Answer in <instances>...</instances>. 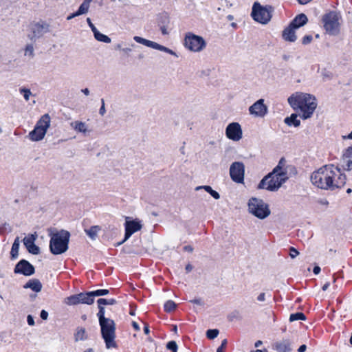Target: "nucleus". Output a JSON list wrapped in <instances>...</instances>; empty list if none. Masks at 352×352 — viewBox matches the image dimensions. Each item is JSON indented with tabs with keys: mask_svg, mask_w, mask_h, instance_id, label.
<instances>
[{
	"mask_svg": "<svg viewBox=\"0 0 352 352\" xmlns=\"http://www.w3.org/2000/svg\"><path fill=\"white\" fill-rule=\"evenodd\" d=\"M102 338L107 349H118L116 341V323L114 320L109 318L99 322Z\"/></svg>",
	"mask_w": 352,
	"mask_h": 352,
	"instance_id": "7ed1b4c3",
	"label": "nucleus"
},
{
	"mask_svg": "<svg viewBox=\"0 0 352 352\" xmlns=\"http://www.w3.org/2000/svg\"><path fill=\"white\" fill-rule=\"evenodd\" d=\"M192 268H193V267H192V265H190V264H188V265L186 266L185 270H186V272H187V273H188V272H191V271H192Z\"/></svg>",
	"mask_w": 352,
	"mask_h": 352,
	"instance_id": "774afa93",
	"label": "nucleus"
},
{
	"mask_svg": "<svg viewBox=\"0 0 352 352\" xmlns=\"http://www.w3.org/2000/svg\"><path fill=\"white\" fill-rule=\"evenodd\" d=\"M248 207L249 213L259 219H265L271 213L269 205L259 198L251 197L248 201Z\"/></svg>",
	"mask_w": 352,
	"mask_h": 352,
	"instance_id": "39448f33",
	"label": "nucleus"
},
{
	"mask_svg": "<svg viewBox=\"0 0 352 352\" xmlns=\"http://www.w3.org/2000/svg\"><path fill=\"white\" fill-rule=\"evenodd\" d=\"M219 330L217 329H208L206 331V337L210 340H213L219 335Z\"/></svg>",
	"mask_w": 352,
	"mask_h": 352,
	"instance_id": "79ce46f5",
	"label": "nucleus"
},
{
	"mask_svg": "<svg viewBox=\"0 0 352 352\" xmlns=\"http://www.w3.org/2000/svg\"><path fill=\"white\" fill-rule=\"evenodd\" d=\"M125 226V234L124 239L118 242L116 244V246L120 245L124 243L126 240H128L131 236L135 232L140 230L142 229V224L140 221L138 219L129 220V217L126 218V221L124 223Z\"/></svg>",
	"mask_w": 352,
	"mask_h": 352,
	"instance_id": "9d476101",
	"label": "nucleus"
},
{
	"mask_svg": "<svg viewBox=\"0 0 352 352\" xmlns=\"http://www.w3.org/2000/svg\"><path fill=\"white\" fill-rule=\"evenodd\" d=\"M87 23L91 28V31L93 32V34L96 33V31L98 30L96 28V26L92 23L91 19L89 18L87 19Z\"/></svg>",
	"mask_w": 352,
	"mask_h": 352,
	"instance_id": "5fc2aeb1",
	"label": "nucleus"
},
{
	"mask_svg": "<svg viewBox=\"0 0 352 352\" xmlns=\"http://www.w3.org/2000/svg\"><path fill=\"white\" fill-rule=\"evenodd\" d=\"M133 39L137 43H138L140 44H142V45H145L146 47L153 48V49L155 43V42H154V41L146 39V38H142V37L139 36H135L133 37Z\"/></svg>",
	"mask_w": 352,
	"mask_h": 352,
	"instance_id": "7c9ffc66",
	"label": "nucleus"
},
{
	"mask_svg": "<svg viewBox=\"0 0 352 352\" xmlns=\"http://www.w3.org/2000/svg\"><path fill=\"white\" fill-rule=\"evenodd\" d=\"M287 102L290 107L294 110H300L301 113H292L284 119V122L289 126L298 127L300 126L299 116L302 120H307L312 117L317 108L316 97L310 94L303 92H295L288 98Z\"/></svg>",
	"mask_w": 352,
	"mask_h": 352,
	"instance_id": "f257e3e1",
	"label": "nucleus"
},
{
	"mask_svg": "<svg viewBox=\"0 0 352 352\" xmlns=\"http://www.w3.org/2000/svg\"><path fill=\"white\" fill-rule=\"evenodd\" d=\"M285 157H281L278 163V164L273 168L271 172L267 173L265 176H275L282 175V173H284L285 166Z\"/></svg>",
	"mask_w": 352,
	"mask_h": 352,
	"instance_id": "b1692460",
	"label": "nucleus"
},
{
	"mask_svg": "<svg viewBox=\"0 0 352 352\" xmlns=\"http://www.w3.org/2000/svg\"><path fill=\"white\" fill-rule=\"evenodd\" d=\"M320 267L318 265L315 266L313 269V272L315 274H318L320 272Z\"/></svg>",
	"mask_w": 352,
	"mask_h": 352,
	"instance_id": "e2e57ef3",
	"label": "nucleus"
},
{
	"mask_svg": "<svg viewBox=\"0 0 352 352\" xmlns=\"http://www.w3.org/2000/svg\"><path fill=\"white\" fill-rule=\"evenodd\" d=\"M184 44L187 49L195 52H201L206 46V43L204 38L192 32H188L186 34Z\"/></svg>",
	"mask_w": 352,
	"mask_h": 352,
	"instance_id": "0eeeda50",
	"label": "nucleus"
},
{
	"mask_svg": "<svg viewBox=\"0 0 352 352\" xmlns=\"http://www.w3.org/2000/svg\"><path fill=\"white\" fill-rule=\"evenodd\" d=\"M190 302L198 305H204V302L201 298H195L190 300Z\"/></svg>",
	"mask_w": 352,
	"mask_h": 352,
	"instance_id": "13d9d810",
	"label": "nucleus"
},
{
	"mask_svg": "<svg viewBox=\"0 0 352 352\" xmlns=\"http://www.w3.org/2000/svg\"><path fill=\"white\" fill-rule=\"evenodd\" d=\"M177 307V305L175 304V302L171 300H167L165 303H164V310L166 311V312H171L173 311V310L175 309Z\"/></svg>",
	"mask_w": 352,
	"mask_h": 352,
	"instance_id": "58836bf2",
	"label": "nucleus"
},
{
	"mask_svg": "<svg viewBox=\"0 0 352 352\" xmlns=\"http://www.w3.org/2000/svg\"><path fill=\"white\" fill-rule=\"evenodd\" d=\"M308 23V18L304 13L297 14L290 22L289 25L298 30Z\"/></svg>",
	"mask_w": 352,
	"mask_h": 352,
	"instance_id": "412c9836",
	"label": "nucleus"
},
{
	"mask_svg": "<svg viewBox=\"0 0 352 352\" xmlns=\"http://www.w3.org/2000/svg\"><path fill=\"white\" fill-rule=\"evenodd\" d=\"M84 14H85V13L82 11V8H80L78 7V10L76 12L69 14L67 16V21L72 20V19H74V18H75L76 16H78L80 15Z\"/></svg>",
	"mask_w": 352,
	"mask_h": 352,
	"instance_id": "c03bdc74",
	"label": "nucleus"
},
{
	"mask_svg": "<svg viewBox=\"0 0 352 352\" xmlns=\"http://www.w3.org/2000/svg\"><path fill=\"white\" fill-rule=\"evenodd\" d=\"M289 177H263L258 185V189L276 191Z\"/></svg>",
	"mask_w": 352,
	"mask_h": 352,
	"instance_id": "6e6552de",
	"label": "nucleus"
},
{
	"mask_svg": "<svg viewBox=\"0 0 352 352\" xmlns=\"http://www.w3.org/2000/svg\"><path fill=\"white\" fill-rule=\"evenodd\" d=\"M305 320L306 316L302 312H296L294 314H292L289 316V321L294 322L296 320Z\"/></svg>",
	"mask_w": 352,
	"mask_h": 352,
	"instance_id": "e433bc0d",
	"label": "nucleus"
},
{
	"mask_svg": "<svg viewBox=\"0 0 352 352\" xmlns=\"http://www.w3.org/2000/svg\"><path fill=\"white\" fill-rule=\"evenodd\" d=\"M50 250L54 255L62 254L67 251L70 233L67 230H61L56 233L50 234Z\"/></svg>",
	"mask_w": 352,
	"mask_h": 352,
	"instance_id": "f03ea898",
	"label": "nucleus"
},
{
	"mask_svg": "<svg viewBox=\"0 0 352 352\" xmlns=\"http://www.w3.org/2000/svg\"><path fill=\"white\" fill-rule=\"evenodd\" d=\"M50 24L45 21H39L32 24L31 32L32 34L28 35V38L33 42H35L36 39L42 37L45 34L49 32Z\"/></svg>",
	"mask_w": 352,
	"mask_h": 352,
	"instance_id": "1a4fd4ad",
	"label": "nucleus"
},
{
	"mask_svg": "<svg viewBox=\"0 0 352 352\" xmlns=\"http://www.w3.org/2000/svg\"><path fill=\"white\" fill-rule=\"evenodd\" d=\"M226 135L232 141L240 140L243 136V131L240 124L236 122L228 124L226 128Z\"/></svg>",
	"mask_w": 352,
	"mask_h": 352,
	"instance_id": "f8f14e48",
	"label": "nucleus"
},
{
	"mask_svg": "<svg viewBox=\"0 0 352 352\" xmlns=\"http://www.w3.org/2000/svg\"><path fill=\"white\" fill-rule=\"evenodd\" d=\"M296 30L291 25H288L282 32V38L287 42L294 43L297 39Z\"/></svg>",
	"mask_w": 352,
	"mask_h": 352,
	"instance_id": "aec40b11",
	"label": "nucleus"
},
{
	"mask_svg": "<svg viewBox=\"0 0 352 352\" xmlns=\"http://www.w3.org/2000/svg\"><path fill=\"white\" fill-rule=\"evenodd\" d=\"M40 317L42 320H47L48 318V313L45 310L43 309L40 313Z\"/></svg>",
	"mask_w": 352,
	"mask_h": 352,
	"instance_id": "4d7b16f0",
	"label": "nucleus"
},
{
	"mask_svg": "<svg viewBox=\"0 0 352 352\" xmlns=\"http://www.w3.org/2000/svg\"><path fill=\"white\" fill-rule=\"evenodd\" d=\"M109 293V289H97L95 291L89 292V294H91V298L94 299V297L96 296H106Z\"/></svg>",
	"mask_w": 352,
	"mask_h": 352,
	"instance_id": "c9c22d12",
	"label": "nucleus"
},
{
	"mask_svg": "<svg viewBox=\"0 0 352 352\" xmlns=\"http://www.w3.org/2000/svg\"><path fill=\"white\" fill-rule=\"evenodd\" d=\"M333 177H310L311 182L314 185L324 190H334L339 188V185L334 184Z\"/></svg>",
	"mask_w": 352,
	"mask_h": 352,
	"instance_id": "ddd939ff",
	"label": "nucleus"
},
{
	"mask_svg": "<svg viewBox=\"0 0 352 352\" xmlns=\"http://www.w3.org/2000/svg\"><path fill=\"white\" fill-rule=\"evenodd\" d=\"M227 340L224 339L221 341V345L217 348V352H223L224 349L226 347L227 345Z\"/></svg>",
	"mask_w": 352,
	"mask_h": 352,
	"instance_id": "864d4df0",
	"label": "nucleus"
},
{
	"mask_svg": "<svg viewBox=\"0 0 352 352\" xmlns=\"http://www.w3.org/2000/svg\"><path fill=\"white\" fill-rule=\"evenodd\" d=\"M74 336L76 341L86 340L87 336L86 334L85 329L82 327H78Z\"/></svg>",
	"mask_w": 352,
	"mask_h": 352,
	"instance_id": "72a5a7b5",
	"label": "nucleus"
},
{
	"mask_svg": "<svg viewBox=\"0 0 352 352\" xmlns=\"http://www.w3.org/2000/svg\"><path fill=\"white\" fill-rule=\"evenodd\" d=\"M71 125L74 129V130L78 133H82L85 135L87 132H88L85 122L81 121H75L72 122Z\"/></svg>",
	"mask_w": 352,
	"mask_h": 352,
	"instance_id": "bb28decb",
	"label": "nucleus"
},
{
	"mask_svg": "<svg viewBox=\"0 0 352 352\" xmlns=\"http://www.w3.org/2000/svg\"><path fill=\"white\" fill-rule=\"evenodd\" d=\"M153 49L166 52L173 56H177V54L173 50L162 45H160L156 42L155 43Z\"/></svg>",
	"mask_w": 352,
	"mask_h": 352,
	"instance_id": "f704fd0d",
	"label": "nucleus"
},
{
	"mask_svg": "<svg viewBox=\"0 0 352 352\" xmlns=\"http://www.w3.org/2000/svg\"><path fill=\"white\" fill-rule=\"evenodd\" d=\"M19 245H20L19 238L16 237L14 239V241L12 245V249L10 251L11 259L14 260L18 257Z\"/></svg>",
	"mask_w": 352,
	"mask_h": 352,
	"instance_id": "cd10ccee",
	"label": "nucleus"
},
{
	"mask_svg": "<svg viewBox=\"0 0 352 352\" xmlns=\"http://www.w3.org/2000/svg\"><path fill=\"white\" fill-rule=\"evenodd\" d=\"M307 349V346L305 344H302L298 349V352H305Z\"/></svg>",
	"mask_w": 352,
	"mask_h": 352,
	"instance_id": "69168bd1",
	"label": "nucleus"
},
{
	"mask_svg": "<svg viewBox=\"0 0 352 352\" xmlns=\"http://www.w3.org/2000/svg\"><path fill=\"white\" fill-rule=\"evenodd\" d=\"M317 201L318 204H320L321 205L327 206L329 204L328 201L325 199H320Z\"/></svg>",
	"mask_w": 352,
	"mask_h": 352,
	"instance_id": "680f3d73",
	"label": "nucleus"
},
{
	"mask_svg": "<svg viewBox=\"0 0 352 352\" xmlns=\"http://www.w3.org/2000/svg\"><path fill=\"white\" fill-rule=\"evenodd\" d=\"M336 171L339 173V176H345V175L342 173L341 168L338 166H335L333 164L323 166L314 171L311 176H317V174L322 175L323 176H335L336 175Z\"/></svg>",
	"mask_w": 352,
	"mask_h": 352,
	"instance_id": "2eb2a0df",
	"label": "nucleus"
},
{
	"mask_svg": "<svg viewBox=\"0 0 352 352\" xmlns=\"http://www.w3.org/2000/svg\"><path fill=\"white\" fill-rule=\"evenodd\" d=\"M27 322L30 326H34L35 324L34 318L32 315H28L27 316Z\"/></svg>",
	"mask_w": 352,
	"mask_h": 352,
	"instance_id": "6e6d98bb",
	"label": "nucleus"
},
{
	"mask_svg": "<svg viewBox=\"0 0 352 352\" xmlns=\"http://www.w3.org/2000/svg\"><path fill=\"white\" fill-rule=\"evenodd\" d=\"M92 0H84L83 2L80 5L79 8H82V11L86 14L89 8V3Z\"/></svg>",
	"mask_w": 352,
	"mask_h": 352,
	"instance_id": "49530a36",
	"label": "nucleus"
},
{
	"mask_svg": "<svg viewBox=\"0 0 352 352\" xmlns=\"http://www.w3.org/2000/svg\"><path fill=\"white\" fill-rule=\"evenodd\" d=\"M299 252L295 248H289V256L292 258H296Z\"/></svg>",
	"mask_w": 352,
	"mask_h": 352,
	"instance_id": "3c124183",
	"label": "nucleus"
},
{
	"mask_svg": "<svg viewBox=\"0 0 352 352\" xmlns=\"http://www.w3.org/2000/svg\"><path fill=\"white\" fill-rule=\"evenodd\" d=\"M257 300L260 302H263V301H265V293H261L258 297H257Z\"/></svg>",
	"mask_w": 352,
	"mask_h": 352,
	"instance_id": "052dcab7",
	"label": "nucleus"
},
{
	"mask_svg": "<svg viewBox=\"0 0 352 352\" xmlns=\"http://www.w3.org/2000/svg\"><path fill=\"white\" fill-rule=\"evenodd\" d=\"M25 55L34 56V47L32 45H28L25 47Z\"/></svg>",
	"mask_w": 352,
	"mask_h": 352,
	"instance_id": "8fccbe9b",
	"label": "nucleus"
},
{
	"mask_svg": "<svg viewBox=\"0 0 352 352\" xmlns=\"http://www.w3.org/2000/svg\"><path fill=\"white\" fill-rule=\"evenodd\" d=\"M338 14L335 11H329L322 18L323 27L326 32L331 36H337L340 33V23Z\"/></svg>",
	"mask_w": 352,
	"mask_h": 352,
	"instance_id": "423d86ee",
	"label": "nucleus"
},
{
	"mask_svg": "<svg viewBox=\"0 0 352 352\" xmlns=\"http://www.w3.org/2000/svg\"><path fill=\"white\" fill-rule=\"evenodd\" d=\"M19 92L23 96L24 99L28 101L30 99V96L32 95V92L30 89L26 87H21Z\"/></svg>",
	"mask_w": 352,
	"mask_h": 352,
	"instance_id": "37998d69",
	"label": "nucleus"
},
{
	"mask_svg": "<svg viewBox=\"0 0 352 352\" xmlns=\"http://www.w3.org/2000/svg\"><path fill=\"white\" fill-rule=\"evenodd\" d=\"M36 239V235L35 234H30L28 236H25L23 241V244L27 248L28 251L34 255H37L40 253V248L35 244V241Z\"/></svg>",
	"mask_w": 352,
	"mask_h": 352,
	"instance_id": "f3484780",
	"label": "nucleus"
},
{
	"mask_svg": "<svg viewBox=\"0 0 352 352\" xmlns=\"http://www.w3.org/2000/svg\"><path fill=\"white\" fill-rule=\"evenodd\" d=\"M98 305V309H99V311L97 314V316L98 318V321L101 322V321L109 319V318H106L104 316V314H105L104 307L101 305Z\"/></svg>",
	"mask_w": 352,
	"mask_h": 352,
	"instance_id": "a19ab883",
	"label": "nucleus"
},
{
	"mask_svg": "<svg viewBox=\"0 0 352 352\" xmlns=\"http://www.w3.org/2000/svg\"><path fill=\"white\" fill-rule=\"evenodd\" d=\"M157 23L160 27L161 32L163 35L168 34L167 28L170 23V17L167 12H164L157 15Z\"/></svg>",
	"mask_w": 352,
	"mask_h": 352,
	"instance_id": "a211bd4d",
	"label": "nucleus"
},
{
	"mask_svg": "<svg viewBox=\"0 0 352 352\" xmlns=\"http://www.w3.org/2000/svg\"><path fill=\"white\" fill-rule=\"evenodd\" d=\"M232 179L238 184H243L244 181V177H231Z\"/></svg>",
	"mask_w": 352,
	"mask_h": 352,
	"instance_id": "bf43d9fd",
	"label": "nucleus"
},
{
	"mask_svg": "<svg viewBox=\"0 0 352 352\" xmlns=\"http://www.w3.org/2000/svg\"><path fill=\"white\" fill-rule=\"evenodd\" d=\"M46 133H47V131H45L44 130L39 129L38 126H34L33 130H32L29 133L28 137L33 142H38V141L42 140L44 138Z\"/></svg>",
	"mask_w": 352,
	"mask_h": 352,
	"instance_id": "5701e85b",
	"label": "nucleus"
},
{
	"mask_svg": "<svg viewBox=\"0 0 352 352\" xmlns=\"http://www.w3.org/2000/svg\"><path fill=\"white\" fill-rule=\"evenodd\" d=\"M298 174L297 168L295 166L289 164L285 167L284 173L278 176H296Z\"/></svg>",
	"mask_w": 352,
	"mask_h": 352,
	"instance_id": "c756f323",
	"label": "nucleus"
},
{
	"mask_svg": "<svg viewBox=\"0 0 352 352\" xmlns=\"http://www.w3.org/2000/svg\"><path fill=\"white\" fill-rule=\"evenodd\" d=\"M274 11L271 5L262 6L258 1H255L252 7L251 16L254 21L263 25L267 24Z\"/></svg>",
	"mask_w": 352,
	"mask_h": 352,
	"instance_id": "20e7f679",
	"label": "nucleus"
},
{
	"mask_svg": "<svg viewBox=\"0 0 352 352\" xmlns=\"http://www.w3.org/2000/svg\"><path fill=\"white\" fill-rule=\"evenodd\" d=\"M132 326H133V327L134 328L135 330L140 331V326H139V324L136 322L133 321L132 322Z\"/></svg>",
	"mask_w": 352,
	"mask_h": 352,
	"instance_id": "0e129e2a",
	"label": "nucleus"
},
{
	"mask_svg": "<svg viewBox=\"0 0 352 352\" xmlns=\"http://www.w3.org/2000/svg\"><path fill=\"white\" fill-rule=\"evenodd\" d=\"M264 99L260 98L249 107V113L255 117H264L268 112L267 106L264 103Z\"/></svg>",
	"mask_w": 352,
	"mask_h": 352,
	"instance_id": "4468645a",
	"label": "nucleus"
},
{
	"mask_svg": "<svg viewBox=\"0 0 352 352\" xmlns=\"http://www.w3.org/2000/svg\"><path fill=\"white\" fill-rule=\"evenodd\" d=\"M322 76L323 77V79L325 80V79H331L332 78V76H333V74L327 70V69H323L322 70Z\"/></svg>",
	"mask_w": 352,
	"mask_h": 352,
	"instance_id": "de8ad7c7",
	"label": "nucleus"
},
{
	"mask_svg": "<svg viewBox=\"0 0 352 352\" xmlns=\"http://www.w3.org/2000/svg\"><path fill=\"white\" fill-rule=\"evenodd\" d=\"M99 230L98 226H91L89 230H85V232L91 239H95Z\"/></svg>",
	"mask_w": 352,
	"mask_h": 352,
	"instance_id": "4c0bfd02",
	"label": "nucleus"
},
{
	"mask_svg": "<svg viewBox=\"0 0 352 352\" xmlns=\"http://www.w3.org/2000/svg\"><path fill=\"white\" fill-rule=\"evenodd\" d=\"M312 40L313 36L311 35H305L302 38V44L305 45H308L312 41Z\"/></svg>",
	"mask_w": 352,
	"mask_h": 352,
	"instance_id": "09e8293b",
	"label": "nucleus"
},
{
	"mask_svg": "<svg viewBox=\"0 0 352 352\" xmlns=\"http://www.w3.org/2000/svg\"><path fill=\"white\" fill-rule=\"evenodd\" d=\"M230 176H245V166L241 162H234L230 167Z\"/></svg>",
	"mask_w": 352,
	"mask_h": 352,
	"instance_id": "6ab92c4d",
	"label": "nucleus"
},
{
	"mask_svg": "<svg viewBox=\"0 0 352 352\" xmlns=\"http://www.w3.org/2000/svg\"><path fill=\"white\" fill-rule=\"evenodd\" d=\"M200 189H204L215 199H220L219 193L217 191L213 190L210 186H199L195 188V190H199Z\"/></svg>",
	"mask_w": 352,
	"mask_h": 352,
	"instance_id": "c85d7f7f",
	"label": "nucleus"
},
{
	"mask_svg": "<svg viewBox=\"0 0 352 352\" xmlns=\"http://www.w3.org/2000/svg\"><path fill=\"white\" fill-rule=\"evenodd\" d=\"M97 302H98V305H113L116 304L117 301L113 298H111V299L99 298L97 300Z\"/></svg>",
	"mask_w": 352,
	"mask_h": 352,
	"instance_id": "ea45409f",
	"label": "nucleus"
},
{
	"mask_svg": "<svg viewBox=\"0 0 352 352\" xmlns=\"http://www.w3.org/2000/svg\"><path fill=\"white\" fill-rule=\"evenodd\" d=\"M94 36L95 39L100 42L110 43L111 41V38L107 35L101 33L99 30L96 31V33L94 34Z\"/></svg>",
	"mask_w": 352,
	"mask_h": 352,
	"instance_id": "473e14b6",
	"label": "nucleus"
},
{
	"mask_svg": "<svg viewBox=\"0 0 352 352\" xmlns=\"http://www.w3.org/2000/svg\"><path fill=\"white\" fill-rule=\"evenodd\" d=\"M65 302L68 305H76L80 303L92 305L94 303V298H91L89 292H81L66 298Z\"/></svg>",
	"mask_w": 352,
	"mask_h": 352,
	"instance_id": "9b49d317",
	"label": "nucleus"
},
{
	"mask_svg": "<svg viewBox=\"0 0 352 352\" xmlns=\"http://www.w3.org/2000/svg\"><path fill=\"white\" fill-rule=\"evenodd\" d=\"M14 272L28 276L34 274L35 269L30 262L22 259L15 265Z\"/></svg>",
	"mask_w": 352,
	"mask_h": 352,
	"instance_id": "dca6fc26",
	"label": "nucleus"
},
{
	"mask_svg": "<svg viewBox=\"0 0 352 352\" xmlns=\"http://www.w3.org/2000/svg\"><path fill=\"white\" fill-rule=\"evenodd\" d=\"M349 146L346 149V151L345 153H344V157L345 158H347L349 159L346 163V167H343V169L344 170H351L352 169V151H349Z\"/></svg>",
	"mask_w": 352,
	"mask_h": 352,
	"instance_id": "2f4dec72",
	"label": "nucleus"
},
{
	"mask_svg": "<svg viewBox=\"0 0 352 352\" xmlns=\"http://www.w3.org/2000/svg\"><path fill=\"white\" fill-rule=\"evenodd\" d=\"M184 250L185 251H187V252H192L193 251V248L190 245H186V246H184Z\"/></svg>",
	"mask_w": 352,
	"mask_h": 352,
	"instance_id": "338daca9",
	"label": "nucleus"
},
{
	"mask_svg": "<svg viewBox=\"0 0 352 352\" xmlns=\"http://www.w3.org/2000/svg\"><path fill=\"white\" fill-rule=\"evenodd\" d=\"M50 126V117L48 113L43 115L41 118L37 121L35 126H38L39 129L47 131Z\"/></svg>",
	"mask_w": 352,
	"mask_h": 352,
	"instance_id": "393cba45",
	"label": "nucleus"
},
{
	"mask_svg": "<svg viewBox=\"0 0 352 352\" xmlns=\"http://www.w3.org/2000/svg\"><path fill=\"white\" fill-rule=\"evenodd\" d=\"M106 113L105 103L103 98L101 99V107L99 109V114L103 116Z\"/></svg>",
	"mask_w": 352,
	"mask_h": 352,
	"instance_id": "603ef678",
	"label": "nucleus"
},
{
	"mask_svg": "<svg viewBox=\"0 0 352 352\" xmlns=\"http://www.w3.org/2000/svg\"><path fill=\"white\" fill-rule=\"evenodd\" d=\"M273 348L278 352H291L292 351V342L288 339L276 342Z\"/></svg>",
	"mask_w": 352,
	"mask_h": 352,
	"instance_id": "4be33fe9",
	"label": "nucleus"
},
{
	"mask_svg": "<svg viewBox=\"0 0 352 352\" xmlns=\"http://www.w3.org/2000/svg\"><path fill=\"white\" fill-rule=\"evenodd\" d=\"M42 287L43 286H42L41 281L38 279H36V278L29 280L25 283V285L23 286L24 288H25V289L30 288L33 292H41L42 289Z\"/></svg>",
	"mask_w": 352,
	"mask_h": 352,
	"instance_id": "a878e982",
	"label": "nucleus"
},
{
	"mask_svg": "<svg viewBox=\"0 0 352 352\" xmlns=\"http://www.w3.org/2000/svg\"><path fill=\"white\" fill-rule=\"evenodd\" d=\"M166 348H167V349L171 351L172 352H177V349H178L177 344L176 342L173 341V340L169 341L166 344Z\"/></svg>",
	"mask_w": 352,
	"mask_h": 352,
	"instance_id": "a18cd8bd",
	"label": "nucleus"
}]
</instances>
